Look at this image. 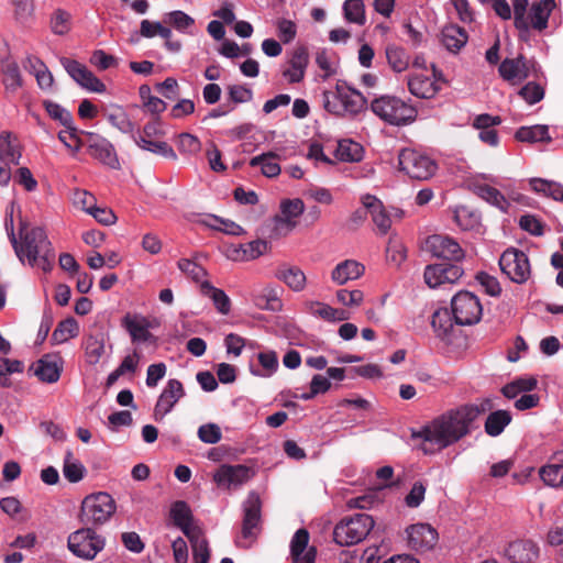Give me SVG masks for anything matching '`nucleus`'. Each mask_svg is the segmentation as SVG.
I'll list each match as a JSON object with an SVG mask.
<instances>
[{
  "label": "nucleus",
  "mask_w": 563,
  "mask_h": 563,
  "mask_svg": "<svg viewBox=\"0 0 563 563\" xmlns=\"http://www.w3.org/2000/svg\"><path fill=\"white\" fill-rule=\"evenodd\" d=\"M58 140L68 148H73L74 151H79L82 146L86 145V139L82 140L78 135V130L70 124V128H66V130L60 131L58 133Z\"/></svg>",
  "instance_id": "51"
},
{
  "label": "nucleus",
  "mask_w": 563,
  "mask_h": 563,
  "mask_svg": "<svg viewBox=\"0 0 563 563\" xmlns=\"http://www.w3.org/2000/svg\"><path fill=\"white\" fill-rule=\"evenodd\" d=\"M408 89L413 96L418 98L429 99L435 96V93L439 90V87L430 77L416 75L409 77Z\"/></svg>",
  "instance_id": "28"
},
{
  "label": "nucleus",
  "mask_w": 563,
  "mask_h": 563,
  "mask_svg": "<svg viewBox=\"0 0 563 563\" xmlns=\"http://www.w3.org/2000/svg\"><path fill=\"white\" fill-rule=\"evenodd\" d=\"M363 206L369 211L372 220L380 234H386L391 225V220L386 212L382 201L375 196L365 195L362 197Z\"/></svg>",
  "instance_id": "22"
},
{
  "label": "nucleus",
  "mask_w": 563,
  "mask_h": 563,
  "mask_svg": "<svg viewBox=\"0 0 563 563\" xmlns=\"http://www.w3.org/2000/svg\"><path fill=\"white\" fill-rule=\"evenodd\" d=\"M305 205L300 199L285 200L280 205L282 214L276 216L274 221L276 227L286 225L288 230L296 227L295 219L302 214Z\"/></svg>",
  "instance_id": "26"
},
{
  "label": "nucleus",
  "mask_w": 563,
  "mask_h": 563,
  "mask_svg": "<svg viewBox=\"0 0 563 563\" xmlns=\"http://www.w3.org/2000/svg\"><path fill=\"white\" fill-rule=\"evenodd\" d=\"M59 63L81 88L97 93L106 91V85L84 64L68 57H60Z\"/></svg>",
  "instance_id": "13"
},
{
  "label": "nucleus",
  "mask_w": 563,
  "mask_h": 563,
  "mask_svg": "<svg viewBox=\"0 0 563 563\" xmlns=\"http://www.w3.org/2000/svg\"><path fill=\"white\" fill-rule=\"evenodd\" d=\"M444 272V263L428 265L423 274L426 284L430 288H435L445 284V280L443 279Z\"/></svg>",
  "instance_id": "53"
},
{
  "label": "nucleus",
  "mask_w": 563,
  "mask_h": 563,
  "mask_svg": "<svg viewBox=\"0 0 563 563\" xmlns=\"http://www.w3.org/2000/svg\"><path fill=\"white\" fill-rule=\"evenodd\" d=\"M43 106L48 113V115L55 120L58 121L65 128H70V124L74 123L73 115L69 111L64 109L58 103L51 101V100H44Z\"/></svg>",
  "instance_id": "48"
},
{
  "label": "nucleus",
  "mask_w": 563,
  "mask_h": 563,
  "mask_svg": "<svg viewBox=\"0 0 563 563\" xmlns=\"http://www.w3.org/2000/svg\"><path fill=\"white\" fill-rule=\"evenodd\" d=\"M516 140L519 142H544L550 143L552 137L549 134V126L543 124H537L532 126H521L516 131Z\"/></svg>",
  "instance_id": "32"
},
{
  "label": "nucleus",
  "mask_w": 563,
  "mask_h": 563,
  "mask_svg": "<svg viewBox=\"0 0 563 563\" xmlns=\"http://www.w3.org/2000/svg\"><path fill=\"white\" fill-rule=\"evenodd\" d=\"M323 108L336 117L355 115L366 108V98L345 81L339 80L334 90H327L322 95Z\"/></svg>",
  "instance_id": "3"
},
{
  "label": "nucleus",
  "mask_w": 563,
  "mask_h": 563,
  "mask_svg": "<svg viewBox=\"0 0 563 563\" xmlns=\"http://www.w3.org/2000/svg\"><path fill=\"white\" fill-rule=\"evenodd\" d=\"M67 545L75 556L93 560L104 549L106 539L92 528L86 527L70 533Z\"/></svg>",
  "instance_id": "8"
},
{
  "label": "nucleus",
  "mask_w": 563,
  "mask_h": 563,
  "mask_svg": "<svg viewBox=\"0 0 563 563\" xmlns=\"http://www.w3.org/2000/svg\"><path fill=\"white\" fill-rule=\"evenodd\" d=\"M511 413L507 410H496L488 415L485 421V432L490 437H498L511 422Z\"/></svg>",
  "instance_id": "34"
},
{
  "label": "nucleus",
  "mask_w": 563,
  "mask_h": 563,
  "mask_svg": "<svg viewBox=\"0 0 563 563\" xmlns=\"http://www.w3.org/2000/svg\"><path fill=\"white\" fill-rule=\"evenodd\" d=\"M492 408L489 398L459 406L437 417L419 432H413L412 438L422 440L420 449L424 454H433L470 434L477 418Z\"/></svg>",
  "instance_id": "1"
},
{
  "label": "nucleus",
  "mask_w": 563,
  "mask_h": 563,
  "mask_svg": "<svg viewBox=\"0 0 563 563\" xmlns=\"http://www.w3.org/2000/svg\"><path fill=\"white\" fill-rule=\"evenodd\" d=\"M63 474L69 483L80 482L86 474V467L74 457L71 451H67L64 456Z\"/></svg>",
  "instance_id": "39"
},
{
  "label": "nucleus",
  "mask_w": 563,
  "mask_h": 563,
  "mask_svg": "<svg viewBox=\"0 0 563 563\" xmlns=\"http://www.w3.org/2000/svg\"><path fill=\"white\" fill-rule=\"evenodd\" d=\"M385 52L388 65L394 71L401 73L408 68L410 57L404 47L388 44Z\"/></svg>",
  "instance_id": "36"
},
{
  "label": "nucleus",
  "mask_w": 563,
  "mask_h": 563,
  "mask_svg": "<svg viewBox=\"0 0 563 563\" xmlns=\"http://www.w3.org/2000/svg\"><path fill=\"white\" fill-rule=\"evenodd\" d=\"M80 134L86 137L90 156L112 169L121 168L117 151L109 140L93 132L80 131Z\"/></svg>",
  "instance_id": "12"
},
{
  "label": "nucleus",
  "mask_w": 563,
  "mask_h": 563,
  "mask_svg": "<svg viewBox=\"0 0 563 563\" xmlns=\"http://www.w3.org/2000/svg\"><path fill=\"white\" fill-rule=\"evenodd\" d=\"M115 501L108 493L87 496L81 503L80 519L86 525H103L115 512Z\"/></svg>",
  "instance_id": "7"
},
{
  "label": "nucleus",
  "mask_w": 563,
  "mask_h": 563,
  "mask_svg": "<svg viewBox=\"0 0 563 563\" xmlns=\"http://www.w3.org/2000/svg\"><path fill=\"white\" fill-rule=\"evenodd\" d=\"M181 531L189 539L194 555L210 553L208 541L203 538L202 530L199 527L190 523Z\"/></svg>",
  "instance_id": "44"
},
{
  "label": "nucleus",
  "mask_w": 563,
  "mask_h": 563,
  "mask_svg": "<svg viewBox=\"0 0 563 563\" xmlns=\"http://www.w3.org/2000/svg\"><path fill=\"white\" fill-rule=\"evenodd\" d=\"M9 236L21 262L26 258L31 266L38 265L45 272L51 269L55 253L43 228L35 227L27 231L23 225L21 228V243L18 242L13 230Z\"/></svg>",
  "instance_id": "2"
},
{
  "label": "nucleus",
  "mask_w": 563,
  "mask_h": 563,
  "mask_svg": "<svg viewBox=\"0 0 563 563\" xmlns=\"http://www.w3.org/2000/svg\"><path fill=\"white\" fill-rule=\"evenodd\" d=\"M253 476V472L250 467L238 464V465H221L216 474L213 475L214 482L219 486H240Z\"/></svg>",
  "instance_id": "18"
},
{
  "label": "nucleus",
  "mask_w": 563,
  "mask_h": 563,
  "mask_svg": "<svg viewBox=\"0 0 563 563\" xmlns=\"http://www.w3.org/2000/svg\"><path fill=\"white\" fill-rule=\"evenodd\" d=\"M309 542V532L306 529H299L295 532L290 542V554L292 563H314L316 549L307 550Z\"/></svg>",
  "instance_id": "21"
},
{
  "label": "nucleus",
  "mask_w": 563,
  "mask_h": 563,
  "mask_svg": "<svg viewBox=\"0 0 563 563\" xmlns=\"http://www.w3.org/2000/svg\"><path fill=\"white\" fill-rule=\"evenodd\" d=\"M221 429L216 423L202 424L198 429V438L208 444H216L221 440Z\"/></svg>",
  "instance_id": "59"
},
{
  "label": "nucleus",
  "mask_w": 563,
  "mask_h": 563,
  "mask_svg": "<svg viewBox=\"0 0 563 563\" xmlns=\"http://www.w3.org/2000/svg\"><path fill=\"white\" fill-rule=\"evenodd\" d=\"M398 164L400 170L418 180L429 179L437 169V164L429 156L411 148H404L399 152Z\"/></svg>",
  "instance_id": "9"
},
{
  "label": "nucleus",
  "mask_w": 563,
  "mask_h": 563,
  "mask_svg": "<svg viewBox=\"0 0 563 563\" xmlns=\"http://www.w3.org/2000/svg\"><path fill=\"white\" fill-rule=\"evenodd\" d=\"M177 265L184 274L197 283L208 275L202 266L188 258L179 260Z\"/></svg>",
  "instance_id": "54"
},
{
  "label": "nucleus",
  "mask_w": 563,
  "mask_h": 563,
  "mask_svg": "<svg viewBox=\"0 0 563 563\" xmlns=\"http://www.w3.org/2000/svg\"><path fill=\"white\" fill-rule=\"evenodd\" d=\"M335 157L343 162H358L363 157V147L351 140H343L338 143Z\"/></svg>",
  "instance_id": "40"
},
{
  "label": "nucleus",
  "mask_w": 563,
  "mask_h": 563,
  "mask_svg": "<svg viewBox=\"0 0 563 563\" xmlns=\"http://www.w3.org/2000/svg\"><path fill=\"white\" fill-rule=\"evenodd\" d=\"M309 63L308 49L305 46H298L295 48L292 56L289 60V68L283 71V76L290 84L300 82L306 73V68Z\"/></svg>",
  "instance_id": "23"
},
{
  "label": "nucleus",
  "mask_w": 563,
  "mask_h": 563,
  "mask_svg": "<svg viewBox=\"0 0 563 563\" xmlns=\"http://www.w3.org/2000/svg\"><path fill=\"white\" fill-rule=\"evenodd\" d=\"M468 35L466 31L456 25L449 24L441 32V42L443 46L451 53H457L467 43Z\"/></svg>",
  "instance_id": "27"
},
{
  "label": "nucleus",
  "mask_w": 563,
  "mask_h": 563,
  "mask_svg": "<svg viewBox=\"0 0 563 563\" xmlns=\"http://www.w3.org/2000/svg\"><path fill=\"white\" fill-rule=\"evenodd\" d=\"M108 122L120 132L133 135L135 124L130 120L126 112L119 106L111 108L106 114Z\"/></svg>",
  "instance_id": "37"
},
{
  "label": "nucleus",
  "mask_w": 563,
  "mask_h": 563,
  "mask_svg": "<svg viewBox=\"0 0 563 563\" xmlns=\"http://www.w3.org/2000/svg\"><path fill=\"white\" fill-rule=\"evenodd\" d=\"M364 272L365 267L361 263L354 260H345L333 268L331 279L336 285H344L351 280L358 279Z\"/></svg>",
  "instance_id": "24"
},
{
  "label": "nucleus",
  "mask_w": 563,
  "mask_h": 563,
  "mask_svg": "<svg viewBox=\"0 0 563 563\" xmlns=\"http://www.w3.org/2000/svg\"><path fill=\"white\" fill-rule=\"evenodd\" d=\"M185 396V389L180 380L169 379L159 395L154 408L155 420H162L169 413L177 401Z\"/></svg>",
  "instance_id": "15"
},
{
  "label": "nucleus",
  "mask_w": 563,
  "mask_h": 563,
  "mask_svg": "<svg viewBox=\"0 0 563 563\" xmlns=\"http://www.w3.org/2000/svg\"><path fill=\"white\" fill-rule=\"evenodd\" d=\"M371 109L382 120L397 126L412 123L418 114L415 107L400 98L388 95L375 98L371 103Z\"/></svg>",
  "instance_id": "5"
},
{
  "label": "nucleus",
  "mask_w": 563,
  "mask_h": 563,
  "mask_svg": "<svg viewBox=\"0 0 563 563\" xmlns=\"http://www.w3.org/2000/svg\"><path fill=\"white\" fill-rule=\"evenodd\" d=\"M374 523L373 517L367 514L344 517L334 528V541L340 545L356 544L366 538Z\"/></svg>",
  "instance_id": "6"
},
{
  "label": "nucleus",
  "mask_w": 563,
  "mask_h": 563,
  "mask_svg": "<svg viewBox=\"0 0 563 563\" xmlns=\"http://www.w3.org/2000/svg\"><path fill=\"white\" fill-rule=\"evenodd\" d=\"M140 34L143 37H154L156 35L161 37H170V29L162 25L159 22H151L150 20H143L140 25Z\"/></svg>",
  "instance_id": "52"
},
{
  "label": "nucleus",
  "mask_w": 563,
  "mask_h": 563,
  "mask_svg": "<svg viewBox=\"0 0 563 563\" xmlns=\"http://www.w3.org/2000/svg\"><path fill=\"white\" fill-rule=\"evenodd\" d=\"M166 22L172 24L176 30L184 32L195 24V20L184 11L176 10L167 14Z\"/></svg>",
  "instance_id": "58"
},
{
  "label": "nucleus",
  "mask_w": 563,
  "mask_h": 563,
  "mask_svg": "<svg viewBox=\"0 0 563 563\" xmlns=\"http://www.w3.org/2000/svg\"><path fill=\"white\" fill-rule=\"evenodd\" d=\"M336 299L340 303L344 306L354 307L360 306L362 303L364 299V294L362 290L358 289H340L336 291Z\"/></svg>",
  "instance_id": "62"
},
{
  "label": "nucleus",
  "mask_w": 563,
  "mask_h": 563,
  "mask_svg": "<svg viewBox=\"0 0 563 563\" xmlns=\"http://www.w3.org/2000/svg\"><path fill=\"white\" fill-rule=\"evenodd\" d=\"M554 8V0L534 2L530 10L531 26L538 31L544 30L548 26L549 16Z\"/></svg>",
  "instance_id": "30"
},
{
  "label": "nucleus",
  "mask_w": 563,
  "mask_h": 563,
  "mask_svg": "<svg viewBox=\"0 0 563 563\" xmlns=\"http://www.w3.org/2000/svg\"><path fill=\"white\" fill-rule=\"evenodd\" d=\"M277 35L285 44L290 43L297 35V25L287 19H278L276 22Z\"/></svg>",
  "instance_id": "60"
},
{
  "label": "nucleus",
  "mask_w": 563,
  "mask_h": 563,
  "mask_svg": "<svg viewBox=\"0 0 563 563\" xmlns=\"http://www.w3.org/2000/svg\"><path fill=\"white\" fill-rule=\"evenodd\" d=\"M408 544L416 551H428L433 549L438 542V532L428 523H417L407 530Z\"/></svg>",
  "instance_id": "16"
},
{
  "label": "nucleus",
  "mask_w": 563,
  "mask_h": 563,
  "mask_svg": "<svg viewBox=\"0 0 563 563\" xmlns=\"http://www.w3.org/2000/svg\"><path fill=\"white\" fill-rule=\"evenodd\" d=\"M121 325L129 332L133 343H144L153 339L150 332L151 322L142 314L126 313L121 320Z\"/></svg>",
  "instance_id": "20"
},
{
  "label": "nucleus",
  "mask_w": 563,
  "mask_h": 563,
  "mask_svg": "<svg viewBox=\"0 0 563 563\" xmlns=\"http://www.w3.org/2000/svg\"><path fill=\"white\" fill-rule=\"evenodd\" d=\"M34 375L43 383L53 384L56 383L62 373V367L57 365L55 361H51L48 357H43L33 364Z\"/></svg>",
  "instance_id": "31"
},
{
  "label": "nucleus",
  "mask_w": 563,
  "mask_h": 563,
  "mask_svg": "<svg viewBox=\"0 0 563 563\" xmlns=\"http://www.w3.org/2000/svg\"><path fill=\"white\" fill-rule=\"evenodd\" d=\"M476 280L489 296L497 297L500 295L501 287L496 277L490 276L485 272H479L476 275Z\"/></svg>",
  "instance_id": "61"
},
{
  "label": "nucleus",
  "mask_w": 563,
  "mask_h": 563,
  "mask_svg": "<svg viewBox=\"0 0 563 563\" xmlns=\"http://www.w3.org/2000/svg\"><path fill=\"white\" fill-rule=\"evenodd\" d=\"M262 531V500L256 492H250L243 503V520L235 544L242 549L251 548Z\"/></svg>",
  "instance_id": "4"
},
{
  "label": "nucleus",
  "mask_w": 563,
  "mask_h": 563,
  "mask_svg": "<svg viewBox=\"0 0 563 563\" xmlns=\"http://www.w3.org/2000/svg\"><path fill=\"white\" fill-rule=\"evenodd\" d=\"M475 192L478 197L503 211H506L509 206L504 195L498 189L489 185L477 186Z\"/></svg>",
  "instance_id": "45"
},
{
  "label": "nucleus",
  "mask_w": 563,
  "mask_h": 563,
  "mask_svg": "<svg viewBox=\"0 0 563 563\" xmlns=\"http://www.w3.org/2000/svg\"><path fill=\"white\" fill-rule=\"evenodd\" d=\"M451 308L454 321L460 325L477 323L483 313L479 299L470 291L457 292L452 298Z\"/></svg>",
  "instance_id": "10"
},
{
  "label": "nucleus",
  "mask_w": 563,
  "mask_h": 563,
  "mask_svg": "<svg viewBox=\"0 0 563 563\" xmlns=\"http://www.w3.org/2000/svg\"><path fill=\"white\" fill-rule=\"evenodd\" d=\"M276 277L294 291H301L306 286V275L296 266L279 267L276 272Z\"/></svg>",
  "instance_id": "33"
},
{
  "label": "nucleus",
  "mask_w": 563,
  "mask_h": 563,
  "mask_svg": "<svg viewBox=\"0 0 563 563\" xmlns=\"http://www.w3.org/2000/svg\"><path fill=\"white\" fill-rule=\"evenodd\" d=\"M519 95L529 104H534L544 98V89L539 84L530 81L519 90Z\"/></svg>",
  "instance_id": "57"
},
{
  "label": "nucleus",
  "mask_w": 563,
  "mask_h": 563,
  "mask_svg": "<svg viewBox=\"0 0 563 563\" xmlns=\"http://www.w3.org/2000/svg\"><path fill=\"white\" fill-rule=\"evenodd\" d=\"M11 136V132L8 131L0 133V159L8 161L13 165H19L22 154L19 147L12 144Z\"/></svg>",
  "instance_id": "42"
},
{
  "label": "nucleus",
  "mask_w": 563,
  "mask_h": 563,
  "mask_svg": "<svg viewBox=\"0 0 563 563\" xmlns=\"http://www.w3.org/2000/svg\"><path fill=\"white\" fill-rule=\"evenodd\" d=\"M541 479L545 485L560 488L563 487V464H548L539 471Z\"/></svg>",
  "instance_id": "46"
},
{
  "label": "nucleus",
  "mask_w": 563,
  "mask_h": 563,
  "mask_svg": "<svg viewBox=\"0 0 563 563\" xmlns=\"http://www.w3.org/2000/svg\"><path fill=\"white\" fill-rule=\"evenodd\" d=\"M427 246L432 255L439 258L460 262L465 256L460 244L448 235L434 234L429 236Z\"/></svg>",
  "instance_id": "14"
},
{
  "label": "nucleus",
  "mask_w": 563,
  "mask_h": 563,
  "mask_svg": "<svg viewBox=\"0 0 563 563\" xmlns=\"http://www.w3.org/2000/svg\"><path fill=\"white\" fill-rule=\"evenodd\" d=\"M331 387V382L328 377H324L322 375H314L310 383V391L302 394L301 399L309 400L316 397L319 394L327 393Z\"/></svg>",
  "instance_id": "55"
},
{
  "label": "nucleus",
  "mask_w": 563,
  "mask_h": 563,
  "mask_svg": "<svg viewBox=\"0 0 563 563\" xmlns=\"http://www.w3.org/2000/svg\"><path fill=\"white\" fill-rule=\"evenodd\" d=\"M200 292L210 298L214 308L221 314H228L231 311V300L220 288L212 286L208 280L201 282Z\"/></svg>",
  "instance_id": "29"
},
{
  "label": "nucleus",
  "mask_w": 563,
  "mask_h": 563,
  "mask_svg": "<svg viewBox=\"0 0 563 563\" xmlns=\"http://www.w3.org/2000/svg\"><path fill=\"white\" fill-rule=\"evenodd\" d=\"M106 333L96 328L84 340L85 356L89 364L99 363L104 354Z\"/></svg>",
  "instance_id": "25"
},
{
  "label": "nucleus",
  "mask_w": 563,
  "mask_h": 563,
  "mask_svg": "<svg viewBox=\"0 0 563 563\" xmlns=\"http://www.w3.org/2000/svg\"><path fill=\"white\" fill-rule=\"evenodd\" d=\"M343 11L344 18L351 23L363 25L366 21L363 0H346Z\"/></svg>",
  "instance_id": "47"
},
{
  "label": "nucleus",
  "mask_w": 563,
  "mask_h": 563,
  "mask_svg": "<svg viewBox=\"0 0 563 563\" xmlns=\"http://www.w3.org/2000/svg\"><path fill=\"white\" fill-rule=\"evenodd\" d=\"M69 19L70 15L67 12L57 10L51 20L52 31L58 35L66 34L69 31Z\"/></svg>",
  "instance_id": "64"
},
{
  "label": "nucleus",
  "mask_w": 563,
  "mask_h": 563,
  "mask_svg": "<svg viewBox=\"0 0 563 563\" xmlns=\"http://www.w3.org/2000/svg\"><path fill=\"white\" fill-rule=\"evenodd\" d=\"M539 554V547L530 540H517L505 550V556L510 563H536Z\"/></svg>",
  "instance_id": "19"
},
{
  "label": "nucleus",
  "mask_w": 563,
  "mask_h": 563,
  "mask_svg": "<svg viewBox=\"0 0 563 563\" xmlns=\"http://www.w3.org/2000/svg\"><path fill=\"white\" fill-rule=\"evenodd\" d=\"M529 0H515L514 1V24L520 32V37H523L529 32V23L526 16Z\"/></svg>",
  "instance_id": "49"
},
{
  "label": "nucleus",
  "mask_w": 563,
  "mask_h": 563,
  "mask_svg": "<svg viewBox=\"0 0 563 563\" xmlns=\"http://www.w3.org/2000/svg\"><path fill=\"white\" fill-rule=\"evenodd\" d=\"M79 333L78 322L74 318H67L60 321L52 334L54 344H60L71 338L77 336Z\"/></svg>",
  "instance_id": "41"
},
{
  "label": "nucleus",
  "mask_w": 563,
  "mask_h": 563,
  "mask_svg": "<svg viewBox=\"0 0 563 563\" xmlns=\"http://www.w3.org/2000/svg\"><path fill=\"white\" fill-rule=\"evenodd\" d=\"M454 219L463 230H470L478 222V217L465 207L455 210Z\"/></svg>",
  "instance_id": "63"
},
{
  "label": "nucleus",
  "mask_w": 563,
  "mask_h": 563,
  "mask_svg": "<svg viewBox=\"0 0 563 563\" xmlns=\"http://www.w3.org/2000/svg\"><path fill=\"white\" fill-rule=\"evenodd\" d=\"M431 325L437 332L438 336L446 335L452 329V318L448 309L437 310L432 314Z\"/></svg>",
  "instance_id": "50"
},
{
  "label": "nucleus",
  "mask_w": 563,
  "mask_h": 563,
  "mask_svg": "<svg viewBox=\"0 0 563 563\" xmlns=\"http://www.w3.org/2000/svg\"><path fill=\"white\" fill-rule=\"evenodd\" d=\"M178 150L180 153L194 155L200 152L201 142L190 133H181L178 136Z\"/></svg>",
  "instance_id": "56"
},
{
  "label": "nucleus",
  "mask_w": 563,
  "mask_h": 563,
  "mask_svg": "<svg viewBox=\"0 0 563 563\" xmlns=\"http://www.w3.org/2000/svg\"><path fill=\"white\" fill-rule=\"evenodd\" d=\"M530 186L533 191L550 197L556 201H563V185L542 178H532Z\"/></svg>",
  "instance_id": "38"
},
{
  "label": "nucleus",
  "mask_w": 563,
  "mask_h": 563,
  "mask_svg": "<svg viewBox=\"0 0 563 563\" xmlns=\"http://www.w3.org/2000/svg\"><path fill=\"white\" fill-rule=\"evenodd\" d=\"M532 62L520 54L516 58H505L500 63L498 71L503 79L518 84L529 77Z\"/></svg>",
  "instance_id": "17"
},
{
  "label": "nucleus",
  "mask_w": 563,
  "mask_h": 563,
  "mask_svg": "<svg viewBox=\"0 0 563 563\" xmlns=\"http://www.w3.org/2000/svg\"><path fill=\"white\" fill-rule=\"evenodd\" d=\"M278 155L274 152L263 153L250 161L252 167L261 166L262 174L266 177H276L280 174V166L277 163Z\"/></svg>",
  "instance_id": "35"
},
{
  "label": "nucleus",
  "mask_w": 563,
  "mask_h": 563,
  "mask_svg": "<svg viewBox=\"0 0 563 563\" xmlns=\"http://www.w3.org/2000/svg\"><path fill=\"white\" fill-rule=\"evenodd\" d=\"M501 272L514 283L523 284L531 274L527 254L518 249H507L499 258Z\"/></svg>",
  "instance_id": "11"
},
{
  "label": "nucleus",
  "mask_w": 563,
  "mask_h": 563,
  "mask_svg": "<svg viewBox=\"0 0 563 563\" xmlns=\"http://www.w3.org/2000/svg\"><path fill=\"white\" fill-rule=\"evenodd\" d=\"M170 518L180 530H185L186 526L192 523L194 520L192 512L184 500H177L172 505Z\"/></svg>",
  "instance_id": "43"
}]
</instances>
